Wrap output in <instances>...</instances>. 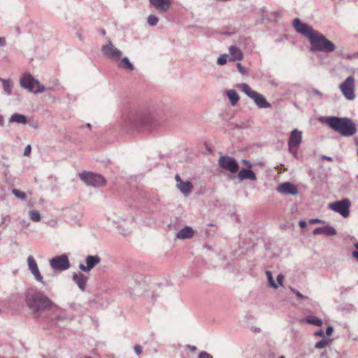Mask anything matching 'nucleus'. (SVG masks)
<instances>
[{
  "instance_id": "obj_23",
  "label": "nucleus",
  "mask_w": 358,
  "mask_h": 358,
  "mask_svg": "<svg viewBox=\"0 0 358 358\" xmlns=\"http://www.w3.org/2000/svg\"><path fill=\"white\" fill-rule=\"evenodd\" d=\"M313 233L314 235L323 234L327 236H331L336 234V230L333 227L327 225L315 228Z\"/></svg>"
},
{
  "instance_id": "obj_14",
  "label": "nucleus",
  "mask_w": 358,
  "mask_h": 358,
  "mask_svg": "<svg viewBox=\"0 0 358 358\" xmlns=\"http://www.w3.org/2000/svg\"><path fill=\"white\" fill-rule=\"evenodd\" d=\"M293 27L295 30L302 34L303 36L308 37L310 40V37L316 32L313 29L306 23H303L299 18H296L293 21Z\"/></svg>"
},
{
  "instance_id": "obj_31",
  "label": "nucleus",
  "mask_w": 358,
  "mask_h": 358,
  "mask_svg": "<svg viewBox=\"0 0 358 358\" xmlns=\"http://www.w3.org/2000/svg\"><path fill=\"white\" fill-rule=\"evenodd\" d=\"M266 275L267 277V279H268L270 286L275 289H277L278 287V285L275 282L273 275H272V273L269 271H266Z\"/></svg>"
},
{
  "instance_id": "obj_6",
  "label": "nucleus",
  "mask_w": 358,
  "mask_h": 358,
  "mask_svg": "<svg viewBox=\"0 0 358 358\" xmlns=\"http://www.w3.org/2000/svg\"><path fill=\"white\" fill-rule=\"evenodd\" d=\"M238 87L248 97L252 99L258 108H268L271 106V104L267 101L262 94L258 93L255 90H253L248 84H239Z\"/></svg>"
},
{
  "instance_id": "obj_58",
  "label": "nucleus",
  "mask_w": 358,
  "mask_h": 358,
  "mask_svg": "<svg viewBox=\"0 0 358 358\" xmlns=\"http://www.w3.org/2000/svg\"><path fill=\"white\" fill-rule=\"evenodd\" d=\"M279 358H285L284 356H280Z\"/></svg>"
},
{
  "instance_id": "obj_32",
  "label": "nucleus",
  "mask_w": 358,
  "mask_h": 358,
  "mask_svg": "<svg viewBox=\"0 0 358 358\" xmlns=\"http://www.w3.org/2000/svg\"><path fill=\"white\" fill-rule=\"evenodd\" d=\"M12 193L17 197L20 200H25L26 198H27V195H26V193L24 192H22L17 189H12Z\"/></svg>"
},
{
  "instance_id": "obj_15",
  "label": "nucleus",
  "mask_w": 358,
  "mask_h": 358,
  "mask_svg": "<svg viewBox=\"0 0 358 358\" xmlns=\"http://www.w3.org/2000/svg\"><path fill=\"white\" fill-rule=\"evenodd\" d=\"M101 262V258L98 255H89L86 258V265L83 264H79V268L85 272L89 273Z\"/></svg>"
},
{
  "instance_id": "obj_56",
  "label": "nucleus",
  "mask_w": 358,
  "mask_h": 358,
  "mask_svg": "<svg viewBox=\"0 0 358 358\" xmlns=\"http://www.w3.org/2000/svg\"><path fill=\"white\" fill-rule=\"evenodd\" d=\"M55 320H62V317H60V316H58V317H57L55 318Z\"/></svg>"
},
{
  "instance_id": "obj_19",
  "label": "nucleus",
  "mask_w": 358,
  "mask_h": 358,
  "mask_svg": "<svg viewBox=\"0 0 358 358\" xmlns=\"http://www.w3.org/2000/svg\"><path fill=\"white\" fill-rule=\"evenodd\" d=\"M277 191L282 194L287 195H296L299 192L296 187L289 182L280 185L277 187Z\"/></svg>"
},
{
  "instance_id": "obj_33",
  "label": "nucleus",
  "mask_w": 358,
  "mask_h": 358,
  "mask_svg": "<svg viewBox=\"0 0 358 358\" xmlns=\"http://www.w3.org/2000/svg\"><path fill=\"white\" fill-rule=\"evenodd\" d=\"M159 22V18L154 15H150L148 17V23L150 26L154 27L157 25Z\"/></svg>"
},
{
  "instance_id": "obj_20",
  "label": "nucleus",
  "mask_w": 358,
  "mask_h": 358,
  "mask_svg": "<svg viewBox=\"0 0 358 358\" xmlns=\"http://www.w3.org/2000/svg\"><path fill=\"white\" fill-rule=\"evenodd\" d=\"M73 280L81 291L84 292L85 290L87 277L83 273L80 272L74 273L73 275Z\"/></svg>"
},
{
  "instance_id": "obj_25",
  "label": "nucleus",
  "mask_w": 358,
  "mask_h": 358,
  "mask_svg": "<svg viewBox=\"0 0 358 358\" xmlns=\"http://www.w3.org/2000/svg\"><path fill=\"white\" fill-rule=\"evenodd\" d=\"M229 53L232 57L231 60H241L243 58V54L242 51L234 45H231L229 49Z\"/></svg>"
},
{
  "instance_id": "obj_22",
  "label": "nucleus",
  "mask_w": 358,
  "mask_h": 358,
  "mask_svg": "<svg viewBox=\"0 0 358 358\" xmlns=\"http://www.w3.org/2000/svg\"><path fill=\"white\" fill-rule=\"evenodd\" d=\"M238 178L241 180H250L252 181H257V178L251 169H242L238 174Z\"/></svg>"
},
{
  "instance_id": "obj_50",
  "label": "nucleus",
  "mask_w": 358,
  "mask_h": 358,
  "mask_svg": "<svg viewBox=\"0 0 358 358\" xmlns=\"http://www.w3.org/2000/svg\"><path fill=\"white\" fill-rule=\"evenodd\" d=\"M321 158H322V159L327 160V161H329V162H332L333 161L332 157H328V156H326V155H322Z\"/></svg>"
},
{
  "instance_id": "obj_21",
  "label": "nucleus",
  "mask_w": 358,
  "mask_h": 358,
  "mask_svg": "<svg viewBox=\"0 0 358 358\" xmlns=\"http://www.w3.org/2000/svg\"><path fill=\"white\" fill-rule=\"evenodd\" d=\"M116 62L117 66L120 69H123L128 72H131L134 69L133 64L129 61L127 57H124L122 58L121 57L120 59L116 61Z\"/></svg>"
},
{
  "instance_id": "obj_7",
  "label": "nucleus",
  "mask_w": 358,
  "mask_h": 358,
  "mask_svg": "<svg viewBox=\"0 0 358 358\" xmlns=\"http://www.w3.org/2000/svg\"><path fill=\"white\" fill-rule=\"evenodd\" d=\"M79 178L87 185L99 187L105 185L106 180L100 174L92 172H83L79 174Z\"/></svg>"
},
{
  "instance_id": "obj_17",
  "label": "nucleus",
  "mask_w": 358,
  "mask_h": 358,
  "mask_svg": "<svg viewBox=\"0 0 358 358\" xmlns=\"http://www.w3.org/2000/svg\"><path fill=\"white\" fill-rule=\"evenodd\" d=\"M27 264L31 273L34 275L35 279L45 285V282L43 280V277L40 273L38 265L33 256L30 255L27 258Z\"/></svg>"
},
{
  "instance_id": "obj_10",
  "label": "nucleus",
  "mask_w": 358,
  "mask_h": 358,
  "mask_svg": "<svg viewBox=\"0 0 358 358\" xmlns=\"http://www.w3.org/2000/svg\"><path fill=\"white\" fill-rule=\"evenodd\" d=\"M302 141V132L296 129L291 134L288 141L289 151L294 155H296L297 149Z\"/></svg>"
},
{
  "instance_id": "obj_55",
  "label": "nucleus",
  "mask_w": 358,
  "mask_h": 358,
  "mask_svg": "<svg viewBox=\"0 0 358 358\" xmlns=\"http://www.w3.org/2000/svg\"><path fill=\"white\" fill-rule=\"evenodd\" d=\"M273 15L276 17H280V13L279 12H274Z\"/></svg>"
},
{
  "instance_id": "obj_45",
  "label": "nucleus",
  "mask_w": 358,
  "mask_h": 358,
  "mask_svg": "<svg viewBox=\"0 0 358 358\" xmlns=\"http://www.w3.org/2000/svg\"><path fill=\"white\" fill-rule=\"evenodd\" d=\"M312 92H313V93L314 94H315L317 96H319L320 97H322L323 96V94L321 92H320L319 90H317L313 89L312 90Z\"/></svg>"
},
{
  "instance_id": "obj_42",
  "label": "nucleus",
  "mask_w": 358,
  "mask_h": 358,
  "mask_svg": "<svg viewBox=\"0 0 358 358\" xmlns=\"http://www.w3.org/2000/svg\"><path fill=\"white\" fill-rule=\"evenodd\" d=\"M31 145H28L27 146H26V148H24V156H29L31 153Z\"/></svg>"
},
{
  "instance_id": "obj_18",
  "label": "nucleus",
  "mask_w": 358,
  "mask_h": 358,
  "mask_svg": "<svg viewBox=\"0 0 358 358\" xmlns=\"http://www.w3.org/2000/svg\"><path fill=\"white\" fill-rule=\"evenodd\" d=\"M150 3L160 13H166L171 6V0H149Z\"/></svg>"
},
{
  "instance_id": "obj_27",
  "label": "nucleus",
  "mask_w": 358,
  "mask_h": 358,
  "mask_svg": "<svg viewBox=\"0 0 358 358\" xmlns=\"http://www.w3.org/2000/svg\"><path fill=\"white\" fill-rule=\"evenodd\" d=\"M226 94L230 101L232 106H235L239 100V96L237 92L234 90H229L226 92Z\"/></svg>"
},
{
  "instance_id": "obj_29",
  "label": "nucleus",
  "mask_w": 358,
  "mask_h": 358,
  "mask_svg": "<svg viewBox=\"0 0 358 358\" xmlns=\"http://www.w3.org/2000/svg\"><path fill=\"white\" fill-rule=\"evenodd\" d=\"M0 81L3 84V90L5 91V92L8 95L11 94V93H12V87H13L12 82L10 80H6V79H3V78H0Z\"/></svg>"
},
{
  "instance_id": "obj_13",
  "label": "nucleus",
  "mask_w": 358,
  "mask_h": 358,
  "mask_svg": "<svg viewBox=\"0 0 358 358\" xmlns=\"http://www.w3.org/2000/svg\"><path fill=\"white\" fill-rule=\"evenodd\" d=\"M218 165L221 168L234 173H236L239 169L236 161L228 156H221L218 160Z\"/></svg>"
},
{
  "instance_id": "obj_36",
  "label": "nucleus",
  "mask_w": 358,
  "mask_h": 358,
  "mask_svg": "<svg viewBox=\"0 0 358 358\" xmlns=\"http://www.w3.org/2000/svg\"><path fill=\"white\" fill-rule=\"evenodd\" d=\"M291 291L296 294V296L299 298V299H308V297L306 296H304L302 294H301L298 290H296V289L293 288V287H291L290 288Z\"/></svg>"
},
{
  "instance_id": "obj_16",
  "label": "nucleus",
  "mask_w": 358,
  "mask_h": 358,
  "mask_svg": "<svg viewBox=\"0 0 358 358\" xmlns=\"http://www.w3.org/2000/svg\"><path fill=\"white\" fill-rule=\"evenodd\" d=\"M176 180V187L185 196H188L191 194L193 189V185L190 181H183L178 174L175 176Z\"/></svg>"
},
{
  "instance_id": "obj_8",
  "label": "nucleus",
  "mask_w": 358,
  "mask_h": 358,
  "mask_svg": "<svg viewBox=\"0 0 358 358\" xmlns=\"http://www.w3.org/2000/svg\"><path fill=\"white\" fill-rule=\"evenodd\" d=\"M339 87L343 95L347 100L352 101L355 99V79L352 76H348L345 81L340 85Z\"/></svg>"
},
{
  "instance_id": "obj_48",
  "label": "nucleus",
  "mask_w": 358,
  "mask_h": 358,
  "mask_svg": "<svg viewBox=\"0 0 358 358\" xmlns=\"http://www.w3.org/2000/svg\"><path fill=\"white\" fill-rule=\"evenodd\" d=\"M10 222V217L9 216H5L3 218V221H2V223L6 224V225H8V222Z\"/></svg>"
},
{
  "instance_id": "obj_3",
  "label": "nucleus",
  "mask_w": 358,
  "mask_h": 358,
  "mask_svg": "<svg viewBox=\"0 0 358 358\" xmlns=\"http://www.w3.org/2000/svg\"><path fill=\"white\" fill-rule=\"evenodd\" d=\"M326 123L334 131L343 136H352L357 131L355 124L348 117L329 116L326 118Z\"/></svg>"
},
{
  "instance_id": "obj_53",
  "label": "nucleus",
  "mask_w": 358,
  "mask_h": 358,
  "mask_svg": "<svg viewBox=\"0 0 358 358\" xmlns=\"http://www.w3.org/2000/svg\"><path fill=\"white\" fill-rule=\"evenodd\" d=\"M30 125L32 127H34V128H37L38 127V124L37 122H33L30 124Z\"/></svg>"
},
{
  "instance_id": "obj_28",
  "label": "nucleus",
  "mask_w": 358,
  "mask_h": 358,
  "mask_svg": "<svg viewBox=\"0 0 358 358\" xmlns=\"http://www.w3.org/2000/svg\"><path fill=\"white\" fill-rule=\"evenodd\" d=\"M305 320L308 324H313L317 327H321L323 324L322 320L314 315H309L306 317Z\"/></svg>"
},
{
  "instance_id": "obj_44",
  "label": "nucleus",
  "mask_w": 358,
  "mask_h": 358,
  "mask_svg": "<svg viewBox=\"0 0 358 358\" xmlns=\"http://www.w3.org/2000/svg\"><path fill=\"white\" fill-rule=\"evenodd\" d=\"M242 163L244 164L245 165H246L248 167V169L252 168V165L250 161H248L247 159H243Z\"/></svg>"
},
{
  "instance_id": "obj_51",
  "label": "nucleus",
  "mask_w": 358,
  "mask_h": 358,
  "mask_svg": "<svg viewBox=\"0 0 358 358\" xmlns=\"http://www.w3.org/2000/svg\"><path fill=\"white\" fill-rule=\"evenodd\" d=\"M315 335L318 336H324V331L322 329H320L315 332Z\"/></svg>"
},
{
  "instance_id": "obj_59",
  "label": "nucleus",
  "mask_w": 358,
  "mask_h": 358,
  "mask_svg": "<svg viewBox=\"0 0 358 358\" xmlns=\"http://www.w3.org/2000/svg\"><path fill=\"white\" fill-rule=\"evenodd\" d=\"M357 155H358V149H357Z\"/></svg>"
},
{
  "instance_id": "obj_11",
  "label": "nucleus",
  "mask_w": 358,
  "mask_h": 358,
  "mask_svg": "<svg viewBox=\"0 0 358 358\" xmlns=\"http://www.w3.org/2000/svg\"><path fill=\"white\" fill-rule=\"evenodd\" d=\"M50 266L57 271H65L71 267L69 258L66 255L55 257L50 261Z\"/></svg>"
},
{
  "instance_id": "obj_30",
  "label": "nucleus",
  "mask_w": 358,
  "mask_h": 358,
  "mask_svg": "<svg viewBox=\"0 0 358 358\" xmlns=\"http://www.w3.org/2000/svg\"><path fill=\"white\" fill-rule=\"evenodd\" d=\"M29 215L30 219L35 222H38L41 220V215L38 210H30Z\"/></svg>"
},
{
  "instance_id": "obj_47",
  "label": "nucleus",
  "mask_w": 358,
  "mask_h": 358,
  "mask_svg": "<svg viewBox=\"0 0 358 358\" xmlns=\"http://www.w3.org/2000/svg\"><path fill=\"white\" fill-rule=\"evenodd\" d=\"M6 45V39L3 37H0V47H4Z\"/></svg>"
},
{
  "instance_id": "obj_49",
  "label": "nucleus",
  "mask_w": 358,
  "mask_h": 358,
  "mask_svg": "<svg viewBox=\"0 0 358 358\" xmlns=\"http://www.w3.org/2000/svg\"><path fill=\"white\" fill-rule=\"evenodd\" d=\"M299 225L301 228H305L307 226V223H306V222L305 220H300L299 222Z\"/></svg>"
},
{
  "instance_id": "obj_43",
  "label": "nucleus",
  "mask_w": 358,
  "mask_h": 358,
  "mask_svg": "<svg viewBox=\"0 0 358 358\" xmlns=\"http://www.w3.org/2000/svg\"><path fill=\"white\" fill-rule=\"evenodd\" d=\"M322 222H324V221L320 220V219H317V218H315V219H310L309 220V223L313 224H316V223H322Z\"/></svg>"
},
{
  "instance_id": "obj_1",
  "label": "nucleus",
  "mask_w": 358,
  "mask_h": 358,
  "mask_svg": "<svg viewBox=\"0 0 358 358\" xmlns=\"http://www.w3.org/2000/svg\"><path fill=\"white\" fill-rule=\"evenodd\" d=\"M25 303L35 318H39L43 312L55 306L53 302L41 292L29 289L25 295Z\"/></svg>"
},
{
  "instance_id": "obj_34",
  "label": "nucleus",
  "mask_w": 358,
  "mask_h": 358,
  "mask_svg": "<svg viewBox=\"0 0 358 358\" xmlns=\"http://www.w3.org/2000/svg\"><path fill=\"white\" fill-rule=\"evenodd\" d=\"M328 344V341L327 339H322L321 341L316 343L315 348L316 349H323Z\"/></svg>"
},
{
  "instance_id": "obj_57",
  "label": "nucleus",
  "mask_w": 358,
  "mask_h": 358,
  "mask_svg": "<svg viewBox=\"0 0 358 358\" xmlns=\"http://www.w3.org/2000/svg\"><path fill=\"white\" fill-rule=\"evenodd\" d=\"M86 127H87V128H90V127H91V124H90V123H87V124H86Z\"/></svg>"
},
{
  "instance_id": "obj_5",
  "label": "nucleus",
  "mask_w": 358,
  "mask_h": 358,
  "mask_svg": "<svg viewBox=\"0 0 358 358\" xmlns=\"http://www.w3.org/2000/svg\"><path fill=\"white\" fill-rule=\"evenodd\" d=\"M20 85L22 88L28 90L29 92L40 94L45 91V87L40 83L31 74L24 73L20 78Z\"/></svg>"
},
{
  "instance_id": "obj_38",
  "label": "nucleus",
  "mask_w": 358,
  "mask_h": 358,
  "mask_svg": "<svg viewBox=\"0 0 358 358\" xmlns=\"http://www.w3.org/2000/svg\"><path fill=\"white\" fill-rule=\"evenodd\" d=\"M199 358H213V357L209 353L203 351L200 352Z\"/></svg>"
},
{
  "instance_id": "obj_12",
  "label": "nucleus",
  "mask_w": 358,
  "mask_h": 358,
  "mask_svg": "<svg viewBox=\"0 0 358 358\" xmlns=\"http://www.w3.org/2000/svg\"><path fill=\"white\" fill-rule=\"evenodd\" d=\"M101 51L104 56L115 62L122 55V51L115 48L110 41L101 47Z\"/></svg>"
},
{
  "instance_id": "obj_9",
  "label": "nucleus",
  "mask_w": 358,
  "mask_h": 358,
  "mask_svg": "<svg viewBox=\"0 0 358 358\" xmlns=\"http://www.w3.org/2000/svg\"><path fill=\"white\" fill-rule=\"evenodd\" d=\"M350 206V202L347 199L337 201L329 204L330 209L340 213L344 217H348L349 216Z\"/></svg>"
},
{
  "instance_id": "obj_39",
  "label": "nucleus",
  "mask_w": 358,
  "mask_h": 358,
  "mask_svg": "<svg viewBox=\"0 0 358 358\" xmlns=\"http://www.w3.org/2000/svg\"><path fill=\"white\" fill-rule=\"evenodd\" d=\"M236 66H237V68H238V69L239 72H240L241 74L244 75V74H245V73H246V70H245V68L241 65V63H237Z\"/></svg>"
},
{
  "instance_id": "obj_37",
  "label": "nucleus",
  "mask_w": 358,
  "mask_h": 358,
  "mask_svg": "<svg viewBox=\"0 0 358 358\" xmlns=\"http://www.w3.org/2000/svg\"><path fill=\"white\" fill-rule=\"evenodd\" d=\"M354 247L356 248L352 253V256L358 261V242L354 243Z\"/></svg>"
},
{
  "instance_id": "obj_35",
  "label": "nucleus",
  "mask_w": 358,
  "mask_h": 358,
  "mask_svg": "<svg viewBox=\"0 0 358 358\" xmlns=\"http://www.w3.org/2000/svg\"><path fill=\"white\" fill-rule=\"evenodd\" d=\"M227 58H228V55H227V54L222 55L220 57H218V59L217 60V64L220 66L225 64L227 62Z\"/></svg>"
},
{
  "instance_id": "obj_26",
  "label": "nucleus",
  "mask_w": 358,
  "mask_h": 358,
  "mask_svg": "<svg viewBox=\"0 0 358 358\" xmlns=\"http://www.w3.org/2000/svg\"><path fill=\"white\" fill-rule=\"evenodd\" d=\"M9 122H17L18 124H25L27 123V117L20 113H14L9 118Z\"/></svg>"
},
{
  "instance_id": "obj_41",
  "label": "nucleus",
  "mask_w": 358,
  "mask_h": 358,
  "mask_svg": "<svg viewBox=\"0 0 358 358\" xmlns=\"http://www.w3.org/2000/svg\"><path fill=\"white\" fill-rule=\"evenodd\" d=\"M283 280H284V275L282 274H279L278 276H277V281H278V283L280 285H282L283 284Z\"/></svg>"
},
{
  "instance_id": "obj_4",
  "label": "nucleus",
  "mask_w": 358,
  "mask_h": 358,
  "mask_svg": "<svg viewBox=\"0 0 358 358\" xmlns=\"http://www.w3.org/2000/svg\"><path fill=\"white\" fill-rule=\"evenodd\" d=\"M311 45L310 50L313 52H331L335 50V45L328 40L323 34L316 31L310 37Z\"/></svg>"
},
{
  "instance_id": "obj_54",
  "label": "nucleus",
  "mask_w": 358,
  "mask_h": 358,
  "mask_svg": "<svg viewBox=\"0 0 358 358\" xmlns=\"http://www.w3.org/2000/svg\"><path fill=\"white\" fill-rule=\"evenodd\" d=\"M189 349L191 350V351H196V347H195V346H189Z\"/></svg>"
},
{
  "instance_id": "obj_2",
  "label": "nucleus",
  "mask_w": 358,
  "mask_h": 358,
  "mask_svg": "<svg viewBox=\"0 0 358 358\" xmlns=\"http://www.w3.org/2000/svg\"><path fill=\"white\" fill-rule=\"evenodd\" d=\"M159 114L154 108H148L138 112L130 113L124 118V126L135 129L152 125Z\"/></svg>"
},
{
  "instance_id": "obj_52",
  "label": "nucleus",
  "mask_w": 358,
  "mask_h": 358,
  "mask_svg": "<svg viewBox=\"0 0 358 358\" xmlns=\"http://www.w3.org/2000/svg\"><path fill=\"white\" fill-rule=\"evenodd\" d=\"M4 124V119L2 115H0V126L3 127Z\"/></svg>"
},
{
  "instance_id": "obj_46",
  "label": "nucleus",
  "mask_w": 358,
  "mask_h": 358,
  "mask_svg": "<svg viewBox=\"0 0 358 358\" xmlns=\"http://www.w3.org/2000/svg\"><path fill=\"white\" fill-rule=\"evenodd\" d=\"M332 332H333V327L331 326L328 327L326 330V334L327 336H330V335H331Z\"/></svg>"
},
{
  "instance_id": "obj_40",
  "label": "nucleus",
  "mask_w": 358,
  "mask_h": 358,
  "mask_svg": "<svg viewBox=\"0 0 358 358\" xmlns=\"http://www.w3.org/2000/svg\"><path fill=\"white\" fill-rule=\"evenodd\" d=\"M134 351L137 355H140L142 352V347L137 344L134 346Z\"/></svg>"
},
{
  "instance_id": "obj_24",
  "label": "nucleus",
  "mask_w": 358,
  "mask_h": 358,
  "mask_svg": "<svg viewBox=\"0 0 358 358\" xmlns=\"http://www.w3.org/2000/svg\"><path fill=\"white\" fill-rule=\"evenodd\" d=\"M193 234L194 231L192 228L190 227H185L177 233L176 238L178 239L190 238L193 236Z\"/></svg>"
}]
</instances>
